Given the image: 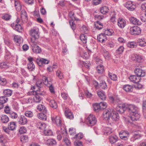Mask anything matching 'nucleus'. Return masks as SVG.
Masks as SVG:
<instances>
[{
    "instance_id": "f257e3e1",
    "label": "nucleus",
    "mask_w": 146,
    "mask_h": 146,
    "mask_svg": "<svg viewBox=\"0 0 146 146\" xmlns=\"http://www.w3.org/2000/svg\"><path fill=\"white\" fill-rule=\"evenodd\" d=\"M117 109L120 113H122L127 110L129 113V117L132 121H137L140 117L138 108L133 104H123L117 106Z\"/></svg>"
},
{
    "instance_id": "f03ea898",
    "label": "nucleus",
    "mask_w": 146,
    "mask_h": 146,
    "mask_svg": "<svg viewBox=\"0 0 146 146\" xmlns=\"http://www.w3.org/2000/svg\"><path fill=\"white\" fill-rule=\"evenodd\" d=\"M112 112L111 110L110 109H108L105 110L103 113V117L104 119L110 124L112 123L111 120H110Z\"/></svg>"
},
{
    "instance_id": "7ed1b4c3",
    "label": "nucleus",
    "mask_w": 146,
    "mask_h": 146,
    "mask_svg": "<svg viewBox=\"0 0 146 146\" xmlns=\"http://www.w3.org/2000/svg\"><path fill=\"white\" fill-rule=\"evenodd\" d=\"M38 30L35 28L32 29L30 31V35L32 37L31 39L32 42L35 41L39 37V34Z\"/></svg>"
},
{
    "instance_id": "20e7f679",
    "label": "nucleus",
    "mask_w": 146,
    "mask_h": 146,
    "mask_svg": "<svg viewBox=\"0 0 146 146\" xmlns=\"http://www.w3.org/2000/svg\"><path fill=\"white\" fill-rule=\"evenodd\" d=\"M129 32L130 34L132 35H139L141 33V29L140 27L137 26L130 27Z\"/></svg>"
},
{
    "instance_id": "39448f33",
    "label": "nucleus",
    "mask_w": 146,
    "mask_h": 146,
    "mask_svg": "<svg viewBox=\"0 0 146 146\" xmlns=\"http://www.w3.org/2000/svg\"><path fill=\"white\" fill-rule=\"evenodd\" d=\"M62 135L63 138L62 142H64L67 146H70L71 145V142L68 138L67 132L64 129L63 130Z\"/></svg>"
},
{
    "instance_id": "423d86ee",
    "label": "nucleus",
    "mask_w": 146,
    "mask_h": 146,
    "mask_svg": "<svg viewBox=\"0 0 146 146\" xmlns=\"http://www.w3.org/2000/svg\"><path fill=\"white\" fill-rule=\"evenodd\" d=\"M31 44V48L33 52L35 53H40L41 52V50L40 47L36 44L37 42L36 41L32 42Z\"/></svg>"
},
{
    "instance_id": "0eeeda50",
    "label": "nucleus",
    "mask_w": 146,
    "mask_h": 146,
    "mask_svg": "<svg viewBox=\"0 0 146 146\" xmlns=\"http://www.w3.org/2000/svg\"><path fill=\"white\" fill-rule=\"evenodd\" d=\"M125 7L129 10L133 11L136 8V6L133 2L131 1L126 2L125 4Z\"/></svg>"
},
{
    "instance_id": "6e6552de",
    "label": "nucleus",
    "mask_w": 146,
    "mask_h": 146,
    "mask_svg": "<svg viewBox=\"0 0 146 146\" xmlns=\"http://www.w3.org/2000/svg\"><path fill=\"white\" fill-rule=\"evenodd\" d=\"M51 119L54 123H55L57 126H60L62 124L61 118L59 116H53L51 117Z\"/></svg>"
},
{
    "instance_id": "1a4fd4ad",
    "label": "nucleus",
    "mask_w": 146,
    "mask_h": 146,
    "mask_svg": "<svg viewBox=\"0 0 146 146\" xmlns=\"http://www.w3.org/2000/svg\"><path fill=\"white\" fill-rule=\"evenodd\" d=\"M117 106L116 108V111H112V114L111 115L110 118V120L112 119L113 121H117L119 118V115L118 112L119 113H120L118 111H117Z\"/></svg>"
},
{
    "instance_id": "9d476101",
    "label": "nucleus",
    "mask_w": 146,
    "mask_h": 146,
    "mask_svg": "<svg viewBox=\"0 0 146 146\" xmlns=\"http://www.w3.org/2000/svg\"><path fill=\"white\" fill-rule=\"evenodd\" d=\"M14 40L16 43L17 45L19 46H20L21 44L23 42V39L22 38L18 35L15 36Z\"/></svg>"
},
{
    "instance_id": "9b49d317",
    "label": "nucleus",
    "mask_w": 146,
    "mask_h": 146,
    "mask_svg": "<svg viewBox=\"0 0 146 146\" xmlns=\"http://www.w3.org/2000/svg\"><path fill=\"white\" fill-rule=\"evenodd\" d=\"M65 114L67 118L73 119L74 118L73 114L71 110L66 108V110L65 111Z\"/></svg>"
},
{
    "instance_id": "f8f14e48",
    "label": "nucleus",
    "mask_w": 146,
    "mask_h": 146,
    "mask_svg": "<svg viewBox=\"0 0 146 146\" xmlns=\"http://www.w3.org/2000/svg\"><path fill=\"white\" fill-rule=\"evenodd\" d=\"M137 42L138 45L144 47L146 46V38H139L137 40Z\"/></svg>"
},
{
    "instance_id": "ddd939ff",
    "label": "nucleus",
    "mask_w": 146,
    "mask_h": 146,
    "mask_svg": "<svg viewBox=\"0 0 146 146\" xmlns=\"http://www.w3.org/2000/svg\"><path fill=\"white\" fill-rule=\"evenodd\" d=\"M135 72L139 78L140 77H143L145 75V72L144 71L140 68H136L135 70Z\"/></svg>"
},
{
    "instance_id": "4468645a",
    "label": "nucleus",
    "mask_w": 146,
    "mask_h": 146,
    "mask_svg": "<svg viewBox=\"0 0 146 146\" xmlns=\"http://www.w3.org/2000/svg\"><path fill=\"white\" fill-rule=\"evenodd\" d=\"M12 27L15 31L21 32L23 31V28L20 24H16V23H13L11 25Z\"/></svg>"
},
{
    "instance_id": "2eb2a0df",
    "label": "nucleus",
    "mask_w": 146,
    "mask_h": 146,
    "mask_svg": "<svg viewBox=\"0 0 146 146\" xmlns=\"http://www.w3.org/2000/svg\"><path fill=\"white\" fill-rule=\"evenodd\" d=\"M97 38L98 40L100 42L103 43L107 40L106 36L104 33H101L98 35Z\"/></svg>"
},
{
    "instance_id": "dca6fc26",
    "label": "nucleus",
    "mask_w": 146,
    "mask_h": 146,
    "mask_svg": "<svg viewBox=\"0 0 146 146\" xmlns=\"http://www.w3.org/2000/svg\"><path fill=\"white\" fill-rule=\"evenodd\" d=\"M117 25L119 27L123 28L126 25V21L123 19L119 18L118 20Z\"/></svg>"
},
{
    "instance_id": "f3484780",
    "label": "nucleus",
    "mask_w": 146,
    "mask_h": 146,
    "mask_svg": "<svg viewBox=\"0 0 146 146\" xmlns=\"http://www.w3.org/2000/svg\"><path fill=\"white\" fill-rule=\"evenodd\" d=\"M109 141L111 144L116 143L118 140V137L115 135L110 136L109 138Z\"/></svg>"
},
{
    "instance_id": "a211bd4d",
    "label": "nucleus",
    "mask_w": 146,
    "mask_h": 146,
    "mask_svg": "<svg viewBox=\"0 0 146 146\" xmlns=\"http://www.w3.org/2000/svg\"><path fill=\"white\" fill-rule=\"evenodd\" d=\"M109 98L110 102L113 103H119L120 101V98L117 96L113 97L112 96H109Z\"/></svg>"
},
{
    "instance_id": "6ab92c4d",
    "label": "nucleus",
    "mask_w": 146,
    "mask_h": 146,
    "mask_svg": "<svg viewBox=\"0 0 146 146\" xmlns=\"http://www.w3.org/2000/svg\"><path fill=\"white\" fill-rule=\"evenodd\" d=\"M129 79L131 81L136 83H138L140 80V78L139 77L135 75L131 76L129 77Z\"/></svg>"
},
{
    "instance_id": "aec40b11",
    "label": "nucleus",
    "mask_w": 146,
    "mask_h": 146,
    "mask_svg": "<svg viewBox=\"0 0 146 146\" xmlns=\"http://www.w3.org/2000/svg\"><path fill=\"white\" fill-rule=\"evenodd\" d=\"M19 123L22 125L26 124L27 122V120L26 118L24 115H21L19 117Z\"/></svg>"
},
{
    "instance_id": "412c9836",
    "label": "nucleus",
    "mask_w": 146,
    "mask_h": 146,
    "mask_svg": "<svg viewBox=\"0 0 146 146\" xmlns=\"http://www.w3.org/2000/svg\"><path fill=\"white\" fill-rule=\"evenodd\" d=\"M130 22L134 25H140L141 23L139 20L134 17H131L129 18Z\"/></svg>"
},
{
    "instance_id": "4be33fe9",
    "label": "nucleus",
    "mask_w": 146,
    "mask_h": 146,
    "mask_svg": "<svg viewBox=\"0 0 146 146\" xmlns=\"http://www.w3.org/2000/svg\"><path fill=\"white\" fill-rule=\"evenodd\" d=\"M0 120L1 122L3 123H7L9 120L8 117L5 115H3L0 117Z\"/></svg>"
},
{
    "instance_id": "5701e85b",
    "label": "nucleus",
    "mask_w": 146,
    "mask_h": 146,
    "mask_svg": "<svg viewBox=\"0 0 146 146\" xmlns=\"http://www.w3.org/2000/svg\"><path fill=\"white\" fill-rule=\"evenodd\" d=\"M15 6L16 10L18 11H20L21 9V5L18 0H14Z\"/></svg>"
},
{
    "instance_id": "b1692460",
    "label": "nucleus",
    "mask_w": 146,
    "mask_h": 146,
    "mask_svg": "<svg viewBox=\"0 0 146 146\" xmlns=\"http://www.w3.org/2000/svg\"><path fill=\"white\" fill-rule=\"evenodd\" d=\"M95 28L98 30L102 29L103 28V24L100 21H97L94 23Z\"/></svg>"
},
{
    "instance_id": "393cba45",
    "label": "nucleus",
    "mask_w": 146,
    "mask_h": 146,
    "mask_svg": "<svg viewBox=\"0 0 146 146\" xmlns=\"http://www.w3.org/2000/svg\"><path fill=\"white\" fill-rule=\"evenodd\" d=\"M21 17L23 21L25 22L27 21V16L26 11L24 10H23L21 11Z\"/></svg>"
},
{
    "instance_id": "a878e982",
    "label": "nucleus",
    "mask_w": 146,
    "mask_h": 146,
    "mask_svg": "<svg viewBox=\"0 0 146 146\" xmlns=\"http://www.w3.org/2000/svg\"><path fill=\"white\" fill-rule=\"evenodd\" d=\"M37 128L44 131L46 128V125L45 123H42L41 122H38L36 124Z\"/></svg>"
},
{
    "instance_id": "bb28decb",
    "label": "nucleus",
    "mask_w": 146,
    "mask_h": 146,
    "mask_svg": "<svg viewBox=\"0 0 146 146\" xmlns=\"http://www.w3.org/2000/svg\"><path fill=\"white\" fill-rule=\"evenodd\" d=\"M132 57L133 60H136L137 61L139 62H142L143 60V57L141 55H137L136 56L134 55L132 56Z\"/></svg>"
},
{
    "instance_id": "cd10ccee",
    "label": "nucleus",
    "mask_w": 146,
    "mask_h": 146,
    "mask_svg": "<svg viewBox=\"0 0 146 146\" xmlns=\"http://www.w3.org/2000/svg\"><path fill=\"white\" fill-rule=\"evenodd\" d=\"M133 87L129 85H126L123 86V89L127 92H130L133 90Z\"/></svg>"
},
{
    "instance_id": "c85d7f7f",
    "label": "nucleus",
    "mask_w": 146,
    "mask_h": 146,
    "mask_svg": "<svg viewBox=\"0 0 146 146\" xmlns=\"http://www.w3.org/2000/svg\"><path fill=\"white\" fill-rule=\"evenodd\" d=\"M96 70L99 74H102L104 71V66L102 65H98L96 68Z\"/></svg>"
},
{
    "instance_id": "c756f323",
    "label": "nucleus",
    "mask_w": 146,
    "mask_h": 146,
    "mask_svg": "<svg viewBox=\"0 0 146 146\" xmlns=\"http://www.w3.org/2000/svg\"><path fill=\"white\" fill-rule=\"evenodd\" d=\"M16 125L14 122H11L9 123L8 125V128L9 130H13L16 128Z\"/></svg>"
},
{
    "instance_id": "7c9ffc66",
    "label": "nucleus",
    "mask_w": 146,
    "mask_h": 146,
    "mask_svg": "<svg viewBox=\"0 0 146 146\" xmlns=\"http://www.w3.org/2000/svg\"><path fill=\"white\" fill-rule=\"evenodd\" d=\"M37 109L40 111H41L44 113H46L47 112V110L46 108L44 106L41 104H39L37 106Z\"/></svg>"
},
{
    "instance_id": "2f4dec72",
    "label": "nucleus",
    "mask_w": 146,
    "mask_h": 146,
    "mask_svg": "<svg viewBox=\"0 0 146 146\" xmlns=\"http://www.w3.org/2000/svg\"><path fill=\"white\" fill-rule=\"evenodd\" d=\"M101 52L106 59L108 58L110 56V54L109 52L105 49L102 48L101 50Z\"/></svg>"
},
{
    "instance_id": "473e14b6",
    "label": "nucleus",
    "mask_w": 146,
    "mask_h": 146,
    "mask_svg": "<svg viewBox=\"0 0 146 146\" xmlns=\"http://www.w3.org/2000/svg\"><path fill=\"white\" fill-rule=\"evenodd\" d=\"M127 46L130 48H136L137 45V42H130L127 44Z\"/></svg>"
},
{
    "instance_id": "72a5a7b5",
    "label": "nucleus",
    "mask_w": 146,
    "mask_h": 146,
    "mask_svg": "<svg viewBox=\"0 0 146 146\" xmlns=\"http://www.w3.org/2000/svg\"><path fill=\"white\" fill-rule=\"evenodd\" d=\"M42 80L44 81V84L48 86L51 83V79L50 78L48 79V78L45 76L42 77Z\"/></svg>"
},
{
    "instance_id": "f704fd0d",
    "label": "nucleus",
    "mask_w": 146,
    "mask_h": 146,
    "mask_svg": "<svg viewBox=\"0 0 146 146\" xmlns=\"http://www.w3.org/2000/svg\"><path fill=\"white\" fill-rule=\"evenodd\" d=\"M93 106L94 111L96 112H98L102 110L99 103H96L93 104Z\"/></svg>"
},
{
    "instance_id": "c9c22d12",
    "label": "nucleus",
    "mask_w": 146,
    "mask_h": 146,
    "mask_svg": "<svg viewBox=\"0 0 146 146\" xmlns=\"http://www.w3.org/2000/svg\"><path fill=\"white\" fill-rule=\"evenodd\" d=\"M5 96H10L12 94V91L9 89L4 90L3 91Z\"/></svg>"
},
{
    "instance_id": "e433bc0d",
    "label": "nucleus",
    "mask_w": 146,
    "mask_h": 146,
    "mask_svg": "<svg viewBox=\"0 0 146 146\" xmlns=\"http://www.w3.org/2000/svg\"><path fill=\"white\" fill-rule=\"evenodd\" d=\"M48 101L49 102V105L51 107L54 109H56L57 108V104L54 100H48Z\"/></svg>"
},
{
    "instance_id": "4c0bfd02",
    "label": "nucleus",
    "mask_w": 146,
    "mask_h": 146,
    "mask_svg": "<svg viewBox=\"0 0 146 146\" xmlns=\"http://www.w3.org/2000/svg\"><path fill=\"white\" fill-rule=\"evenodd\" d=\"M109 10V8L106 6L103 7L100 9V11L103 14H105L108 13Z\"/></svg>"
},
{
    "instance_id": "58836bf2",
    "label": "nucleus",
    "mask_w": 146,
    "mask_h": 146,
    "mask_svg": "<svg viewBox=\"0 0 146 146\" xmlns=\"http://www.w3.org/2000/svg\"><path fill=\"white\" fill-rule=\"evenodd\" d=\"M103 132L106 135H108L112 133L111 129L109 127H106L104 128Z\"/></svg>"
},
{
    "instance_id": "ea45409f",
    "label": "nucleus",
    "mask_w": 146,
    "mask_h": 146,
    "mask_svg": "<svg viewBox=\"0 0 146 146\" xmlns=\"http://www.w3.org/2000/svg\"><path fill=\"white\" fill-rule=\"evenodd\" d=\"M97 94L99 97L102 100H106V95L104 92L102 91H99L98 92Z\"/></svg>"
},
{
    "instance_id": "a19ab883",
    "label": "nucleus",
    "mask_w": 146,
    "mask_h": 146,
    "mask_svg": "<svg viewBox=\"0 0 146 146\" xmlns=\"http://www.w3.org/2000/svg\"><path fill=\"white\" fill-rule=\"evenodd\" d=\"M143 114L145 118L146 119V101H143L142 104Z\"/></svg>"
},
{
    "instance_id": "79ce46f5",
    "label": "nucleus",
    "mask_w": 146,
    "mask_h": 146,
    "mask_svg": "<svg viewBox=\"0 0 146 146\" xmlns=\"http://www.w3.org/2000/svg\"><path fill=\"white\" fill-rule=\"evenodd\" d=\"M91 114H90L85 119V123L88 126H90L91 124Z\"/></svg>"
},
{
    "instance_id": "37998d69",
    "label": "nucleus",
    "mask_w": 146,
    "mask_h": 146,
    "mask_svg": "<svg viewBox=\"0 0 146 146\" xmlns=\"http://www.w3.org/2000/svg\"><path fill=\"white\" fill-rule=\"evenodd\" d=\"M46 143L47 145H56V142L55 140L53 139H49L47 141Z\"/></svg>"
},
{
    "instance_id": "c03bdc74",
    "label": "nucleus",
    "mask_w": 146,
    "mask_h": 146,
    "mask_svg": "<svg viewBox=\"0 0 146 146\" xmlns=\"http://www.w3.org/2000/svg\"><path fill=\"white\" fill-rule=\"evenodd\" d=\"M20 140L23 143H25L27 142L28 141V137L27 135H23L20 137Z\"/></svg>"
},
{
    "instance_id": "a18cd8bd",
    "label": "nucleus",
    "mask_w": 146,
    "mask_h": 146,
    "mask_svg": "<svg viewBox=\"0 0 146 146\" xmlns=\"http://www.w3.org/2000/svg\"><path fill=\"white\" fill-rule=\"evenodd\" d=\"M97 13V12L95 11L93 13V15L96 19H98V20H101L104 18V16L103 15H96V14Z\"/></svg>"
},
{
    "instance_id": "49530a36",
    "label": "nucleus",
    "mask_w": 146,
    "mask_h": 146,
    "mask_svg": "<svg viewBox=\"0 0 146 146\" xmlns=\"http://www.w3.org/2000/svg\"><path fill=\"white\" fill-rule=\"evenodd\" d=\"M105 30L104 33L106 36H111L113 33V31L111 29H107L106 30Z\"/></svg>"
},
{
    "instance_id": "de8ad7c7",
    "label": "nucleus",
    "mask_w": 146,
    "mask_h": 146,
    "mask_svg": "<svg viewBox=\"0 0 146 146\" xmlns=\"http://www.w3.org/2000/svg\"><path fill=\"white\" fill-rule=\"evenodd\" d=\"M43 133L45 135H52L53 134V133L51 130L46 129V128L43 131Z\"/></svg>"
},
{
    "instance_id": "09e8293b",
    "label": "nucleus",
    "mask_w": 146,
    "mask_h": 146,
    "mask_svg": "<svg viewBox=\"0 0 146 146\" xmlns=\"http://www.w3.org/2000/svg\"><path fill=\"white\" fill-rule=\"evenodd\" d=\"M61 132L59 130H57L56 131V133L58 135L57 136V139L59 141L61 140L62 137H63V135H62V131H63V130L62 131L61 128Z\"/></svg>"
},
{
    "instance_id": "8fccbe9b",
    "label": "nucleus",
    "mask_w": 146,
    "mask_h": 146,
    "mask_svg": "<svg viewBox=\"0 0 146 146\" xmlns=\"http://www.w3.org/2000/svg\"><path fill=\"white\" fill-rule=\"evenodd\" d=\"M100 86L101 88L103 89H106L108 88L104 80H102L100 82Z\"/></svg>"
},
{
    "instance_id": "3c124183",
    "label": "nucleus",
    "mask_w": 146,
    "mask_h": 146,
    "mask_svg": "<svg viewBox=\"0 0 146 146\" xmlns=\"http://www.w3.org/2000/svg\"><path fill=\"white\" fill-rule=\"evenodd\" d=\"M108 76L113 80L116 81L117 80V78L116 75L110 72L108 74Z\"/></svg>"
},
{
    "instance_id": "603ef678",
    "label": "nucleus",
    "mask_w": 146,
    "mask_h": 146,
    "mask_svg": "<svg viewBox=\"0 0 146 146\" xmlns=\"http://www.w3.org/2000/svg\"><path fill=\"white\" fill-rule=\"evenodd\" d=\"M9 117L13 119H15L18 117V115L15 112L11 111L9 114Z\"/></svg>"
},
{
    "instance_id": "864d4df0",
    "label": "nucleus",
    "mask_w": 146,
    "mask_h": 146,
    "mask_svg": "<svg viewBox=\"0 0 146 146\" xmlns=\"http://www.w3.org/2000/svg\"><path fill=\"white\" fill-rule=\"evenodd\" d=\"M140 137V134L137 133H135L131 139V141H134L136 139L139 138Z\"/></svg>"
},
{
    "instance_id": "5fc2aeb1",
    "label": "nucleus",
    "mask_w": 146,
    "mask_h": 146,
    "mask_svg": "<svg viewBox=\"0 0 146 146\" xmlns=\"http://www.w3.org/2000/svg\"><path fill=\"white\" fill-rule=\"evenodd\" d=\"M124 47L123 46H120L116 50V52L118 54H121L124 50Z\"/></svg>"
},
{
    "instance_id": "6e6d98bb",
    "label": "nucleus",
    "mask_w": 146,
    "mask_h": 146,
    "mask_svg": "<svg viewBox=\"0 0 146 146\" xmlns=\"http://www.w3.org/2000/svg\"><path fill=\"white\" fill-rule=\"evenodd\" d=\"M80 40L84 43H86V42L87 36L84 34H81L80 37Z\"/></svg>"
},
{
    "instance_id": "4d7b16f0",
    "label": "nucleus",
    "mask_w": 146,
    "mask_h": 146,
    "mask_svg": "<svg viewBox=\"0 0 146 146\" xmlns=\"http://www.w3.org/2000/svg\"><path fill=\"white\" fill-rule=\"evenodd\" d=\"M46 113H42L39 114L38 115L37 117L39 119L41 120H46V118L45 115V114Z\"/></svg>"
},
{
    "instance_id": "13d9d810",
    "label": "nucleus",
    "mask_w": 146,
    "mask_h": 146,
    "mask_svg": "<svg viewBox=\"0 0 146 146\" xmlns=\"http://www.w3.org/2000/svg\"><path fill=\"white\" fill-rule=\"evenodd\" d=\"M11 17V16L8 14H3L2 17L3 19L5 21L9 20Z\"/></svg>"
},
{
    "instance_id": "bf43d9fd",
    "label": "nucleus",
    "mask_w": 146,
    "mask_h": 146,
    "mask_svg": "<svg viewBox=\"0 0 146 146\" xmlns=\"http://www.w3.org/2000/svg\"><path fill=\"white\" fill-rule=\"evenodd\" d=\"M99 104L102 110L106 108L107 107V104L105 102H101Z\"/></svg>"
},
{
    "instance_id": "052dcab7",
    "label": "nucleus",
    "mask_w": 146,
    "mask_h": 146,
    "mask_svg": "<svg viewBox=\"0 0 146 146\" xmlns=\"http://www.w3.org/2000/svg\"><path fill=\"white\" fill-rule=\"evenodd\" d=\"M9 64L5 62H2L0 64V68H7L9 67Z\"/></svg>"
},
{
    "instance_id": "680f3d73",
    "label": "nucleus",
    "mask_w": 146,
    "mask_h": 146,
    "mask_svg": "<svg viewBox=\"0 0 146 146\" xmlns=\"http://www.w3.org/2000/svg\"><path fill=\"white\" fill-rule=\"evenodd\" d=\"M25 116L29 117H31L33 115V112L30 111H26L25 113Z\"/></svg>"
},
{
    "instance_id": "e2e57ef3",
    "label": "nucleus",
    "mask_w": 146,
    "mask_h": 146,
    "mask_svg": "<svg viewBox=\"0 0 146 146\" xmlns=\"http://www.w3.org/2000/svg\"><path fill=\"white\" fill-rule=\"evenodd\" d=\"M27 66L28 68L30 71H33L35 69V65L33 63H29Z\"/></svg>"
},
{
    "instance_id": "0e129e2a",
    "label": "nucleus",
    "mask_w": 146,
    "mask_h": 146,
    "mask_svg": "<svg viewBox=\"0 0 146 146\" xmlns=\"http://www.w3.org/2000/svg\"><path fill=\"white\" fill-rule=\"evenodd\" d=\"M70 24L71 26V28L74 31L76 29V25L75 23H74V20H71L69 21Z\"/></svg>"
},
{
    "instance_id": "69168bd1",
    "label": "nucleus",
    "mask_w": 146,
    "mask_h": 146,
    "mask_svg": "<svg viewBox=\"0 0 146 146\" xmlns=\"http://www.w3.org/2000/svg\"><path fill=\"white\" fill-rule=\"evenodd\" d=\"M41 100V98L39 96L38 94H37L36 93L35 98L34 99L35 101L36 102H40Z\"/></svg>"
},
{
    "instance_id": "338daca9",
    "label": "nucleus",
    "mask_w": 146,
    "mask_h": 146,
    "mask_svg": "<svg viewBox=\"0 0 146 146\" xmlns=\"http://www.w3.org/2000/svg\"><path fill=\"white\" fill-rule=\"evenodd\" d=\"M6 96H1L0 97V102L2 104H4L7 101V98Z\"/></svg>"
},
{
    "instance_id": "774afa93",
    "label": "nucleus",
    "mask_w": 146,
    "mask_h": 146,
    "mask_svg": "<svg viewBox=\"0 0 146 146\" xmlns=\"http://www.w3.org/2000/svg\"><path fill=\"white\" fill-rule=\"evenodd\" d=\"M91 51L90 50H88V52H85L84 54V56H83L84 58H88L90 56Z\"/></svg>"
}]
</instances>
